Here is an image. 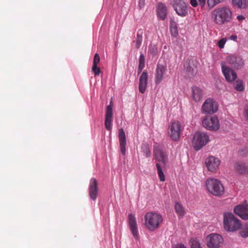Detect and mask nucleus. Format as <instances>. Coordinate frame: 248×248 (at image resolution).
<instances>
[{"mask_svg": "<svg viewBox=\"0 0 248 248\" xmlns=\"http://www.w3.org/2000/svg\"><path fill=\"white\" fill-rule=\"evenodd\" d=\"M232 13L231 8L227 6L215 8L211 14L213 22L219 26L230 22L232 19Z\"/></svg>", "mask_w": 248, "mask_h": 248, "instance_id": "nucleus-1", "label": "nucleus"}, {"mask_svg": "<svg viewBox=\"0 0 248 248\" xmlns=\"http://www.w3.org/2000/svg\"><path fill=\"white\" fill-rule=\"evenodd\" d=\"M154 155L155 159L158 161V163L156 164V166L159 180L161 182H164L165 180V176L163 171V169L167 164V157L158 146L154 147Z\"/></svg>", "mask_w": 248, "mask_h": 248, "instance_id": "nucleus-2", "label": "nucleus"}, {"mask_svg": "<svg viewBox=\"0 0 248 248\" xmlns=\"http://www.w3.org/2000/svg\"><path fill=\"white\" fill-rule=\"evenodd\" d=\"M223 227L228 232H234L239 230L242 226L241 221L230 212L223 214Z\"/></svg>", "mask_w": 248, "mask_h": 248, "instance_id": "nucleus-3", "label": "nucleus"}, {"mask_svg": "<svg viewBox=\"0 0 248 248\" xmlns=\"http://www.w3.org/2000/svg\"><path fill=\"white\" fill-rule=\"evenodd\" d=\"M162 221V216L158 213L149 212L144 216V225L150 231H154L158 228Z\"/></svg>", "mask_w": 248, "mask_h": 248, "instance_id": "nucleus-4", "label": "nucleus"}, {"mask_svg": "<svg viewBox=\"0 0 248 248\" xmlns=\"http://www.w3.org/2000/svg\"><path fill=\"white\" fill-rule=\"evenodd\" d=\"M205 185L208 191L215 196H220L224 192V187L217 179H208L206 181Z\"/></svg>", "mask_w": 248, "mask_h": 248, "instance_id": "nucleus-5", "label": "nucleus"}, {"mask_svg": "<svg viewBox=\"0 0 248 248\" xmlns=\"http://www.w3.org/2000/svg\"><path fill=\"white\" fill-rule=\"evenodd\" d=\"M209 141V136L205 133L197 132L194 135L192 145L194 148L198 151L205 146Z\"/></svg>", "mask_w": 248, "mask_h": 248, "instance_id": "nucleus-6", "label": "nucleus"}, {"mask_svg": "<svg viewBox=\"0 0 248 248\" xmlns=\"http://www.w3.org/2000/svg\"><path fill=\"white\" fill-rule=\"evenodd\" d=\"M226 64H228L234 69L239 70L243 68L245 63L242 57L237 54L230 55L226 58Z\"/></svg>", "mask_w": 248, "mask_h": 248, "instance_id": "nucleus-7", "label": "nucleus"}, {"mask_svg": "<svg viewBox=\"0 0 248 248\" xmlns=\"http://www.w3.org/2000/svg\"><path fill=\"white\" fill-rule=\"evenodd\" d=\"M183 127L178 121H173L170 123L169 126V133L170 138L174 141L179 140Z\"/></svg>", "mask_w": 248, "mask_h": 248, "instance_id": "nucleus-8", "label": "nucleus"}, {"mask_svg": "<svg viewBox=\"0 0 248 248\" xmlns=\"http://www.w3.org/2000/svg\"><path fill=\"white\" fill-rule=\"evenodd\" d=\"M207 246L209 248H218L222 245L223 238L217 233H212L208 235L206 238Z\"/></svg>", "mask_w": 248, "mask_h": 248, "instance_id": "nucleus-9", "label": "nucleus"}, {"mask_svg": "<svg viewBox=\"0 0 248 248\" xmlns=\"http://www.w3.org/2000/svg\"><path fill=\"white\" fill-rule=\"evenodd\" d=\"M220 64L222 72L225 77L226 80L228 82H232L234 81L237 78V74L235 71L226 65V62H221Z\"/></svg>", "mask_w": 248, "mask_h": 248, "instance_id": "nucleus-10", "label": "nucleus"}, {"mask_svg": "<svg viewBox=\"0 0 248 248\" xmlns=\"http://www.w3.org/2000/svg\"><path fill=\"white\" fill-rule=\"evenodd\" d=\"M202 123L203 127L207 130L217 131L219 128V121L216 116H207L202 120Z\"/></svg>", "mask_w": 248, "mask_h": 248, "instance_id": "nucleus-11", "label": "nucleus"}, {"mask_svg": "<svg viewBox=\"0 0 248 248\" xmlns=\"http://www.w3.org/2000/svg\"><path fill=\"white\" fill-rule=\"evenodd\" d=\"M218 105L217 103L212 98H207L203 103L202 110L203 113L213 114L217 111Z\"/></svg>", "mask_w": 248, "mask_h": 248, "instance_id": "nucleus-12", "label": "nucleus"}, {"mask_svg": "<svg viewBox=\"0 0 248 248\" xmlns=\"http://www.w3.org/2000/svg\"><path fill=\"white\" fill-rule=\"evenodd\" d=\"M166 66L160 63H157L155 73V83L157 85L161 83L164 79V76L167 72Z\"/></svg>", "mask_w": 248, "mask_h": 248, "instance_id": "nucleus-13", "label": "nucleus"}, {"mask_svg": "<svg viewBox=\"0 0 248 248\" xmlns=\"http://www.w3.org/2000/svg\"><path fill=\"white\" fill-rule=\"evenodd\" d=\"M113 103L112 100L109 102V104L107 107L106 112L105 118V126L106 129L111 131L112 129V122L113 119Z\"/></svg>", "mask_w": 248, "mask_h": 248, "instance_id": "nucleus-14", "label": "nucleus"}, {"mask_svg": "<svg viewBox=\"0 0 248 248\" xmlns=\"http://www.w3.org/2000/svg\"><path fill=\"white\" fill-rule=\"evenodd\" d=\"M173 6L179 16L184 17L187 15V6L183 0H174Z\"/></svg>", "mask_w": 248, "mask_h": 248, "instance_id": "nucleus-15", "label": "nucleus"}, {"mask_svg": "<svg viewBox=\"0 0 248 248\" xmlns=\"http://www.w3.org/2000/svg\"><path fill=\"white\" fill-rule=\"evenodd\" d=\"M233 212L242 219L248 220V205L242 204L237 205L234 207Z\"/></svg>", "mask_w": 248, "mask_h": 248, "instance_id": "nucleus-16", "label": "nucleus"}, {"mask_svg": "<svg viewBox=\"0 0 248 248\" xmlns=\"http://www.w3.org/2000/svg\"><path fill=\"white\" fill-rule=\"evenodd\" d=\"M205 164L209 171L214 172L220 165V161L218 158L210 156L206 158Z\"/></svg>", "mask_w": 248, "mask_h": 248, "instance_id": "nucleus-17", "label": "nucleus"}, {"mask_svg": "<svg viewBox=\"0 0 248 248\" xmlns=\"http://www.w3.org/2000/svg\"><path fill=\"white\" fill-rule=\"evenodd\" d=\"M128 224L132 234L136 239H138L139 232L137 220L135 216L132 214L128 215Z\"/></svg>", "mask_w": 248, "mask_h": 248, "instance_id": "nucleus-18", "label": "nucleus"}, {"mask_svg": "<svg viewBox=\"0 0 248 248\" xmlns=\"http://www.w3.org/2000/svg\"><path fill=\"white\" fill-rule=\"evenodd\" d=\"M98 192L97 183L94 178L91 179L89 186V193L90 198L93 201H95Z\"/></svg>", "mask_w": 248, "mask_h": 248, "instance_id": "nucleus-19", "label": "nucleus"}, {"mask_svg": "<svg viewBox=\"0 0 248 248\" xmlns=\"http://www.w3.org/2000/svg\"><path fill=\"white\" fill-rule=\"evenodd\" d=\"M148 79V74L146 71H144L139 78V89L140 93H143L146 90Z\"/></svg>", "mask_w": 248, "mask_h": 248, "instance_id": "nucleus-20", "label": "nucleus"}, {"mask_svg": "<svg viewBox=\"0 0 248 248\" xmlns=\"http://www.w3.org/2000/svg\"><path fill=\"white\" fill-rule=\"evenodd\" d=\"M118 137L121 153L123 155H125L126 153L125 146L126 141L125 134L123 128H121L119 130Z\"/></svg>", "mask_w": 248, "mask_h": 248, "instance_id": "nucleus-21", "label": "nucleus"}, {"mask_svg": "<svg viewBox=\"0 0 248 248\" xmlns=\"http://www.w3.org/2000/svg\"><path fill=\"white\" fill-rule=\"evenodd\" d=\"M157 15L159 18L165 20L167 17V9L165 5L162 3H159L156 9Z\"/></svg>", "mask_w": 248, "mask_h": 248, "instance_id": "nucleus-22", "label": "nucleus"}, {"mask_svg": "<svg viewBox=\"0 0 248 248\" xmlns=\"http://www.w3.org/2000/svg\"><path fill=\"white\" fill-rule=\"evenodd\" d=\"M192 95L195 102H199L202 98L203 93L201 89L197 87H193L192 88Z\"/></svg>", "mask_w": 248, "mask_h": 248, "instance_id": "nucleus-23", "label": "nucleus"}, {"mask_svg": "<svg viewBox=\"0 0 248 248\" xmlns=\"http://www.w3.org/2000/svg\"><path fill=\"white\" fill-rule=\"evenodd\" d=\"M235 168L237 171L240 173L248 172V167L244 163H238L236 164Z\"/></svg>", "mask_w": 248, "mask_h": 248, "instance_id": "nucleus-24", "label": "nucleus"}, {"mask_svg": "<svg viewBox=\"0 0 248 248\" xmlns=\"http://www.w3.org/2000/svg\"><path fill=\"white\" fill-rule=\"evenodd\" d=\"M139 66L138 74H140L145 66V57L142 53H140L139 58Z\"/></svg>", "mask_w": 248, "mask_h": 248, "instance_id": "nucleus-25", "label": "nucleus"}, {"mask_svg": "<svg viewBox=\"0 0 248 248\" xmlns=\"http://www.w3.org/2000/svg\"><path fill=\"white\" fill-rule=\"evenodd\" d=\"M234 5L240 8H246L248 5V0H232Z\"/></svg>", "mask_w": 248, "mask_h": 248, "instance_id": "nucleus-26", "label": "nucleus"}, {"mask_svg": "<svg viewBox=\"0 0 248 248\" xmlns=\"http://www.w3.org/2000/svg\"><path fill=\"white\" fill-rule=\"evenodd\" d=\"M175 210L177 214L181 216H184L185 214V210L183 205L179 202H176L175 204Z\"/></svg>", "mask_w": 248, "mask_h": 248, "instance_id": "nucleus-27", "label": "nucleus"}, {"mask_svg": "<svg viewBox=\"0 0 248 248\" xmlns=\"http://www.w3.org/2000/svg\"><path fill=\"white\" fill-rule=\"evenodd\" d=\"M224 0H207V5L209 9H211L218 4L223 2Z\"/></svg>", "mask_w": 248, "mask_h": 248, "instance_id": "nucleus-28", "label": "nucleus"}, {"mask_svg": "<svg viewBox=\"0 0 248 248\" xmlns=\"http://www.w3.org/2000/svg\"><path fill=\"white\" fill-rule=\"evenodd\" d=\"M234 88L238 91H243L244 89L243 82L240 79L236 80L234 83Z\"/></svg>", "mask_w": 248, "mask_h": 248, "instance_id": "nucleus-29", "label": "nucleus"}, {"mask_svg": "<svg viewBox=\"0 0 248 248\" xmlns=\"http://www.w3.org/2000/svg\"><path fill=\"white\" fill-rule=\"evenodd\" d=\"M141 151L144 154V155L146 157H149L151 155V153L149 146L146 144H143L141 146Z\"/></svg>", "mask_w": 248, "mask_h": 248, "instance_id": "nucleus-30", "label": "nucleus"}, {"mask_svg": "<svg viewBox=\"0 0 248 248\" xmlns=\"http://www.w3.org/2000/svg\"><path fill=\"white\" fill-rule=\"evenodd\" d=\"M191 248H202L199 241L196 238H192L190 240Z\"/></svg>", "mask_w": 248, "mask_h": 248, "instance_id": "nucleus-31", "label": "nucleus"}, {"mask_svg": "<svg viewBox=\"0 0 248 248\" xmlns=\"http://www.w3.org/2000/svg\"><path fill=\"white\" fill-rule=\"evenodd\" d=\"M142 41V36L140 34L139 32L137 33V38L136 40V46L137 48H139L141 46Z\"/></svg>", "mask_w": 248, "mask_h": 248, "instance_id": "nucleus-32", "label": "nucleus"}, {"mask_svg": "<svg viewBox=\"0 0 248 248\" xmlns=\"http://www.w3.org/2000/svg\"><path fill=\"white\" fill-rule=\"evenodd\" d=\"M170 31L171 34V35L176 37L178 34V30H177V27L175 24L174 25H171L170 28Z\"/></svg>", "mask_w": 248, "mask_h": 248, "instance_id": "nucleus-33", "label": "nucleus"}, {"mask_svg": "<svg viewBox=\"0 0 248 248\" xmlns=\"http://www.w3.org/2000/svg\"><path fill=\"white\" fill-rule=\"evenodd\" d=\"M227 41L226 38H223L218 41L217 45L220 48H223L224 47V46Z\"/></svg>", "mask_w": 248, "mask_h": 248, "instance_id": "nucleus-34", "label": "nucleus"}, {"mask_svg": "<svg viewBox=\"0 0 248 248\" xmlns=\"http://www.w3.org/2000/svg\"><path fill=\"white\" fill-rule=\"evenodd\" d=\"M246 230L241 232V235L244 238H247L248 237V223L245 225Z\"/></svg>", "mask_w": 248, "mask_h": 248, "instance_id": "nucleus-35", "label": "nucleus"}, {"mask_svg": "<svg viewBox=\"0 0 248 248\" xmlns=\"http://www.w3.org/2000/svg\"><path fill=\"white\" fill-rule=\"evenodd\" d=\"M100 56L98 53H95L94 56L93 65H97L98 63L100 62Z\"/></svg>", "mask_w": 248, "mask_h": 248, "instance_id": "nucleus-36", "label": "nucleus"}, {"mask_svg": "<svg viewBox=\"0 0 248 248\" xmlns=\"http://www.w3.org/2000/svg\"><path fill=\"white\" fill-rule=\"evenodd\" d=\"M92 70L95 76H98L100 73V69L97 67V65H93Z\"/></svg>", "mask_w": 248, "mask_h": 248, "instance_id": "nucleus-37", "label": "nucleus"}, {"mask_svg": "<svg viewBox=\"0 0 248 248\" xmlns=\"http://www.w3.org/2000/svg\"><path fill=\"white\" fill-rule=\"evenodd\" d=\"M151 53L153 55H155L157 53V49L155 46L150 49Z\"/></svg>", "mask_w": 248, "mask_h": 248, "instance_id": "nucleus-38", "label": "nucleus"}, {"mask_svg": "<svg viewBox=\"0 0 248 248\" xmlns=\"http://www.w3.org/2000/svg\"><path fill=\"white\" fill-rule=\"evenodd\" d=\"M145 6V0H139L138 7L140 9L143 8Z\"/></svg>", "mask_w": 248, "mask_h": 248, "instance_id": "nucleus-39", "label": "nucleus"}, {"mask_svg": "<svg viewBox=\"0 0 248 248\" xmlns=\"http://www.w3.org/2000/svg\"><path fill=\"white\" fill-rule=\"evenodd\" d=\"M172 248H186L184 244H176L173 246Z\"/></svg>", "mask_w": 248, "mask_h": 248, "instance_id": "nucleus-40", "label": "nucleus"}, {"mask_svg": "<svg viewBox=\"0 0 248 248\" xmlns=\"http://www.w3.org/2000/svg\"><path fill=\"white\" fill-rule=\"evenodd\" d=\"M190 4L194 7H196L198 5V2L197 0H190Z\"/></svg>", "mask_w": 248, "mask_h": 248, "instance_id": "nucleus-41", "label": "nucleus"}, {"mask_svg": "<svg viewBox=\"0 0 248 248\" xmlns=\"http://www.w3.org/2000/svg\"><path fill=\"white\" fill-rule=\"evenodd\" d=\"M206 0H198L199 5L202 8H203L205 6Z\"/></svg>", "mask_w": 248, "mask_h": 248, "instance_id": "nucleus-42", "label": "nucleus"}, {"mask_svg": "<svg viewBox=\"0 0 248 248\" xmlns=\"http://www.w3.org/2000/svg\"><path fill=\"white\" fill-rule=\"evenodd\" d=\"M237 39V36L236 35H232L230 36L229 38V39L234 41H236Z\"/></svg>", "mask_w": 248, "mask_h": 248, "instance_id": "nucleus-43", "label": "nucleus"}, {"mask_svg": "<svg viewBox=\"0 0 248 248\" xmlns=\"http://www.w3.org/2000/svg\"><path fill=\"white\" fill-rule=\"evenodd\" d=\"M237 19L240 21H242L245 19V17L242 15H238L237 16Z\"/></svg>", "mask_w": 248, "mask_h": 248, "instance_id": "nucleus-44", "label": "nucleus"}]
</instances>
